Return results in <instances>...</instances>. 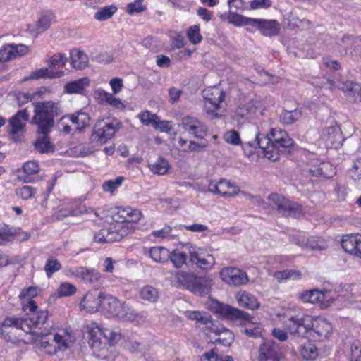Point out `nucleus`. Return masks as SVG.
I'll return each mask as SVG.
<instances>
[{
	"mask_svg": "<svg viewBox=\"0 0 361 361\" xmlns=\"http://www.w3.org/2000/svg\"><path fill=\"white\" fill-rule=\"evenodd\" d=\"M350 361H361V343L355 341L350 345Z\"/></svg>",
	"mask_w": 361,
	"mask_h": 361,
	"instance_id": "obj_64",
	"label": "nucleus"
},
{
	"mask_svg": "<svg viewBox=\"0 0 361 361\" xmlns=\"http://www.w3.org/2000/svg\"><path fill=\"white\" fill-rule=\"evenodd\" d=\"M301 274L299 271L296 270H283L278 271L274 274V277L279 281H283L287 279H298L300 277Z\"/></svg>",
	"mask_w": 361,
	"mask_h": 361,
	"instance_id": "obj_50",
	"label": "nucleus"
},
{
	"mask_svg": "<svg viewBox=\"0 0 361 361\" xmlns=\"http://www.w3.org/2000/svg\"><path fill=\"white\" fill-rule=\"evenodd\" d=\"M121 320L126 322H133L137 319V314L135 310L123 304V310L120 311L119 315L117 316Z\"/></svg>",
	"mask_w": 361,
	"mask_h": 361,
	"instance_id": "obj_60",
	"label": "nucleus"
},
{
	"mask_svg": "<svg viewBox=\"0 0 361 361\" xmlns=\"http://www.w3.org/2000/svg\"><path fill=\"white\" fill-rule=\"evenodd\" d=\"M261 149L263 150L264 157L272 161H276L279 160V153H283L286 152L282 151L281 147H276L271 144L269 145L267 148L264 147Z\"/></svg>",
	"mask_w": 361,
	"mask_h": 361,
	"instance_id": "obj_48",
	"label": "nucleus"
},
{
	"mask_svg": "<svg viewBox=\"0 0 361 361\" xmlns=\"http://www.w3.org/2000/svg\"><path fill=\"white\" fill-rule=\"evenodd\" d=\"M89 334V345L92 348L97 357L102 359H108L106 348L105 328L102 327L94 322H92L87 326Z\"/></svg>",
	"mask_w": 361,
	"mask_h": 361,
	"instance_id": "obj_7",
	"label": "nucleus"
},
{
	"mask_svg": "<svg viewBox=\"0 0 361 361\" xmlns=\"http://www.w3.org/2000/svg\"><path fill=\"white\" fill-rule=\"evenodd\" d=\"M117 11V8L114 5L106 6L99 9L94 14V18L97 20L103 21L109 19Z\"/></svg>",
	"mask_w": 361,
	"mask_h": 361,
	"instance_id": "obj_43",
	"label": "nucleus"
},
{
	"mask_svg": "<svg viewBox=\"0 0 361 361\" xmlns=\"http://www.w3.org/2000/svg\"><path fill=\"white\" fill-rule=\"evenodd\" d=\"M215 311L224 317L231 320H240L241 325L247 326L243 333L249 337L257 338L261 336L262 328L259 324L251 322V317L248 313L230 305L217 302Z\"/></svg>",
	"mask_w": 361,
	"mask_h": 361,
	"instance_id": "obj_5",
	"label": "nucleus"
},
{
	"mask_svg": "<svg viewBox=\"0 0 361 361\" xmlns=\"http://www.w3.org/2000/svg\"><path fill=\"white\" fill-rule=\"evenodd\" d=\"M228 19L230 23H232L236 26H240L243 25L251 26L250 20H252V18L244 17L243 16L233 13H230Z\"/></svg>",
	"mask_w": 361,
	"mask_h": 361,
	"instance_id": "obj_56",
	"label": "nucleus"
},
{
	"mask_svg": "<svg viewBox=\"0 0 361 361\" xmlns=\"http://www.w3.org/2000/svg\"><path fill=\"white\" fill-rule=\"evenodd\" d=\"M224 98L225 93L218 87L209 88L204 92V110L208 117L213 119L224 114Z\"/></svg>",
	"mask_w": 361,
	"mask_h": 361,
	"instance_id": "obj_6",
	"label": "nucleus"
},
{
	"mask_svg": "<svg viewBox=\"0 0 361 361\" xmlns=\"http://www.w3.org/2000/svg\"><path fill=\"white\" fill-rule=\"evenodd\" d=\"M343 250L354 256L361 257V235H345L341 240Z\"/></svg>",
	"mask_w": 361,
	"mask_h": 361,
	"instance_id": "obj_21",
	"label": "nucleus"
},
{
	"mask_svg": "<svg viewBox=\"0 0 361 361\" xmlns=\"http://www.w3.org/2000/svg\"><path fill=\"white\" fill-rule=\"evenodd\" d=\"M298 298L303 302L318 304L322 308L330 307L336 300L353 302L356 300L349 286L338 294L332 290H308L300 293Z\"/></svg>",
	"mask_w": 361,
	"mask_h": 361,
	"instance_id": "obj_3",
	"label": "nucleus"
},
{
	"mask_svg": "<svg viewBox=\"0 0 361 361\" xmlns=\"http://www.w3.org/2000/svg\"><path fill=\"white\" fill-rule=\"evenodd\" d=\"M149 255L153 261L164 263L169 259L170 252L164 247H153L149 250Z\"/></svg>",
	"mask_w": 361,
	"mask_h": 361,
	"instance_id": "obj_34",
	"label": "nucleus"
},
{
	"mask_svg": "<svg viewBox=\"0 0 361 361\" xmlns=\"http://www.w3.org/2000/svg\"><path fill=\"white\" fill-rule=\"evenodd\" d=\"M100 278L101 274L98 270L85 267L82 281L85 283L93 284L98 282Z\"/></svg>",
	"mask_w": 361,
	"mask_h": 361,
	"instance_id": "obj_46",
	"label": "nucleus"
},
{
	"mask_svg": "<svg viewBox=\"0 0 361 361\" xmlns=\"http://www.w3.org/2000/svg\"><path fill=\"white\" fill-rule=\"evenodd\" d=\"M140 298L150 302H157L159 294L157 290L151 286H145L140 291Z\"/></svg>",
	"mask_w": 361,
	"mask_h": 361,
	"instance_id": "obj_39",
	"label": "nucleus"
},
{
	"mask_svg": "<svg viewBox=\"0 0 361 361\" xmlns=\"http://www.w3.org/2000/svg\"><path fill=\"white\" fill-rule=\"evenodd\" d=\"M274 355V348L270 343H264L259 350V361H267Z\"/></svg>",
	"mask_w": 361,
	"mask_h": 361,
	"instance_id": "obj_53",
	"label": "nucleus"
},
{
	"mask_svg": "<svg viewBox=\"0 0 361 361\" xmlns=\"http://www.w3.org/2000/svg\"><path fill=\"white\" fill-rule=\"evenodd\" d=\"M55 21V16L52 13H49L42 16L38 23H37V29L40 32H44L47 30L51 25L52 23Z\"/></svg>",
	"mask_w": 361,
	"mask_h": 361,
	"instance_id": "obj_58",
	"label": "nucleus"
},
{
	"mask_svg": "<svg viewBox=\"0 0 361 361\" xmlns=\"http://www.w3.org/2000/svg\"><path fill=\"white\" fill-rule=\"evenodd\" d=\"M61 264L54 257H49L44 265V271L48 278L61 269Z\"/></svg>",
	"mask_w": 361,
	"mask_h": 361,
	"instance_id": "obj_42",
	"label": "nucleus"
},
{
	"mask_svg": "<svg viewBox=\"0 0 361 361\" xmlns=\"http://www.w3.org/2000/svg\"><path fill=\"white\" fill-rule=\"evenodd\" d=\"M29 118V114L26 109L18 111L9 119L8 132L10 134H17L22 131Z\"/></svg>",
	"mask_w": 361,
	"mask_h": 361,
	"instance_id": "obj_25",
	"label": "nucleus"
},
{
	"mask_svg": "<svg viewBox=\"0 0 361 361\" xmlns=\"http://www.w3.org/2000/svg\"><path fill=\"white\" fill-rule=\"evenodd\" d=\"M148 166L152 173L159 176L166 175L170 169L169 161L161 157H159L154 162L149 164Z\"/></svg>",
	"mask_w": 361,
	"mask_h": 361,
	"instance_id": "obj_33",
	"label": "nucleus"
},
{
	"mask_svg": "<svg viewBox=\"0 0 361 361\" xmlns=\"http://www.w3.org/2000/svg\"><path fill=\"white\" fill-rule=\"evenodd\" d=\"M37 188L30 186V185H23L21 187H18L16 190V195L24 200H27L29 199H31L35 196V195L37 193Z\"/></svg>",
	"mask_w": 361,
	"mask_h": 361,
	"instance_id": "obj_47",
	"label": "nucleus"
},
{
	"mask_svg": "<svg viewBox=\"0 0 361 361\" xmlns=\"http://www.w3.org/2000/svg\"><path fill=\"white\" fill-rule=\"evenodd\" d=\"M301 116L302 113L299 109L283 110L280 114V121L285 125H290L297 121Z\"/></svg>",
	"mask_w": 361,
	"mask_h": 361,
	"instance_id": "obj_37",
	"label": "nucleus"
},
{
	"mask_svg": "<svg viewBox=\"0 0 361 361\" xmlns=\"http://www.w3.org/2000/svg\"><path fill=\"white\" fill-rule=\"evenodd\" d=\"M349 176L355 182L361 180V158L357 159L353 166V168L348 171Z\"/></svg>",
	"mask_w": 361,
	"mask_h": 361,
	"instance_id": "obj_61",
	"label": "nucleus"
},
{
	"mask_svg": "<svg viewBox=\"0 0 361 361\" xmlns=\"http://www.w3.org/2000/svg\"><path fill=\"white\" fill-rule=\"evenodd\" d=\"M269 144L281 147L282 151H286L293 145V140L285 130L275 128H271L267 135L256 131L255 140L242 145L245 154L250 156L257 147L267 148Z\"/></svg>",
	"mask_w": 361,
	"mask_h": 361,
	"instance_id": "obj_2",
	"label": "nucleus"
},
{
	"mask_svg": "<svg viewBox=\"0 0 361 361\" xmlns=\"http://www.w3.org/2000/svg\"><path fill=\"white\" fill-rule=\"evenodd\" d=\"M106 228L109 243L121 240L126 233V229L123 226H114Z\"/></svg>",
	"mask_w": 361,
	"mask_h": 361,
	"instance_id": "obj_45",
	"label": "nucleus"
},
{
	"mask_svg": "<svg viewBox=\"0 0 361 361\" xmlns=\"http://www.w3.org/2000/svg\"><path fill=\"white\" fill-rule=\"evenodd\" d=\"M186 259V253L178 249H176L170 252L169 259L176 268H180L185 263Z\"/></svg>",
	"mask_w": 361,
	"mask_h": 361,
	"instance_id": "obj_44",
	"label": "nucleus"
},
{
	"mask_svg": "<svg viewBox=\"0 0 361 361\" xmlns=\"http://www.w3.org/2000/svg\"><path fill=\"white\" fill-rule=\"evenodd\" d=\"M121 126L120 121L116 118L99 121L94 128L91 139L99 145H103L113 137Z\"/></svg>",
	"mask_w": 361,
	"mask_h": 361,
	"instance_id": "obj_9",
	"label": "nucleus"
},
{
	"mask_svg": "<svg viewBox=\"0 0 361 361\" xmlns=\"http://www.w3.org/2000/svg\"><path fill=\"white\" fill-rule=\"evenodd\" d=\"M70 119L74 123L78 130H82L89 126L90 116L87 113L78 112L77 114H72Z\"/></svg>",
	"mask_w": 361,
	"mask_h": 361,
	"instance_id": "obj_38",
	"label": "nucleus"
},
{
	"mask_svg": "<svg viewBox=\"0 0 361 361\" xmlns=\"http://www.w3.org/2000/svg\"><path fill=\"white\" fill-rule=\"evenodd\" d=\"M71 63L72 66L78 70L85 68L88 64L87 54L79 49H73L70 51Z\"/></svg>",
	"mask_w": 361,
	"mask_h": 361,
	"instance_id": "obj_31",
	"label": "nucleus"
},
{
	"mask_svg": "<svg viewBox=\"0 0 361 361\" xmlns=\"http://www.w3.org/2000/svg\"><path fill=\"white\" fill-rule=\"evenodd\" d=\"M104 293L97 294V291H90L82 298L80 304L81 310L88 313H94L102 309L103 297Z\"/></svg>",
	"mask_w": 361,
	"mask_h": 361,
	"instance_id": "obj_15",
	"label": "nucleus"
},
{
	"mask_svg": "<svg viewBox=\"0 0 361 361\" xmlns=\"http://www.w3.org/2000/svg\"><path fill=\"white\" fill-rule=\"evenodd\" d=\"M329 83L330 85V89H334L336 87L345 92L352 93L353 95H355V93H357L359 88L360 87L357 85H354L353 82L349 81H346L345 82H339L336 83L331 82V81L329 80Z\"/></svg>",
	"mask_w": 361,
	"mask_h": 361,
	"instance_id": "obj_41",
	"label": "nucleus"
},
{
	"mask_svg": "<svg viewBox=\"0 0 361 361\" xmlns=\"http://www.w3.org/2000/svg\"><path fill=\"white\" fill-rule=\"evenodd\" d=\"M270 207L276 209L282 215H296L301 212V207L283 196L273 193L268 197Z\"/></svg>",
	"mask_w": 361,
	"mask_h": 361,
	"instance_id": "obj_11",
	"label": "nucleus"
},
{
	"mask_svg": "<svg viewBox=\"0 0 361 361\" xmlns=\"http://www.w3.org/2000/svg\"><path fill=\"white\" fill-rule=\"evenodd\" d=\"M321 137L329 147H337L343 140L340 128L336 124L323 129Z\"/></svg>",
	"mask_w": 361,
	"mask_h": 361,
	"instance_id": "obj_20",
	"label": "nucleus"
},
{
	"mask_svg": "<svg viewBox=\"0 0 361 361\" xmlns=\"http://www.w3.org/2000/svg\"><path fill=\"white\" fill-rule=\"evenodd\" d=\"M51 94L49 89L45 87H41L36 91L31 92H19L17 94V99L23 104L34 100L42 99L47 98Z\"/></svg>",
	"mask_w": 361,
	"mask_h": 361,
	"instance_id": "obj_26",
	"label": "nucleus"
},
{
	"mask_svg": "<svg viewBox=\"0 0 361 361\" xmlns=\"http://www.w3.org/2000/svg\"><path fill=\"white\" fill-rule=\"evenodd\" d=\"M260 106V102L257 99H252L245 105L239 108L238 114L242 117H247L249 115L255 114Z\"/></svg>",
	"mask_w": 361,
	"mask_h": 361,
	"instance_id": "obj_40",
	"label": "nucleus"
},
{
	"mask_svg": "<svg viewBox=\"0 0 361 361\" xmlns=\"http://www.w3.org/2000/svg\"><path fill=\"white\" fill-rule=\"evenodd\" d=\"M83 211L80 207H78L75 203L71 204L66 208H62L59 211V216L66 217L69 216H78L82 214Z\"/></svg>",
	"mask_w": 361,
	"mask_h": 361,
	"instance_id": "obj_54",
	"label": "nucleus"
},
{
	"mask_svg": "<svg viewBox=\"0 0 361 361\" xmlns=\"http://www.w3.org/2000/svg\"><path fill=\"white\" fill-rule=\"evenodd\" d=\"M235 298L238 305L242 307L251 310H255L259 307V302L256 297L247 292L240 291L237 293Z\"/></svg>",
	"mask_w": 361,
	"mask_h": 361,
	"instance_id": "obj_27",
	"label": "nucleus"
},
{
	"mask_svg": "<svg viewBox=\"0 0 361 361\" xmlns=\"http://www.w3.org/2000/svg\"><path fill=\"white\" fill-rule=\"evenodd\" d=\"M85 268V267H66L64 269V274L66 276L75 277L80 279L82 281Z\"/></svg>",
	"mask_w": 361,
	"mask_h": 361,
	"instance_id": "obj_62",
	"label": "nucleus"
},
{
	"mask_svg": "<svg viewBox=\"0 0 361 361\" xmlns=\"http://www.w3.org/2000/svg\"><path fill=\"white\" fill-rule=\"evenodd\" d=\"M33 106L32 123L37 125L39 133L47 134L54 126V117L62 114L59 103L53 101L35 102Z\"/></svg>",
	"mask_w": 361,
	"mask_h": 361,
	"instance_id": "obj_4",
	"label": "nucleus"
},
{
	"mask_svg": "<svg viewBox=\"0 0 361 361\" xmlns=\"http://www.w3.org/2000/svg\"><path fill=\"white\" fill-rule=\"evenodd\" d=\"M29 313L25 318H22V323L25 328V333L27 334H32L33 336V340L37 341L41 338L42 334L37 331V329H41L42 326L45 324L48 313L44 310H27Z\"/></svg>",
	"mask_w": 361,
	"mask_h": 361,
	"instance_id": "obj_10",
	"label": "nucleus"
},
{
	"mask_svg": "<svg viewBox=\"0 0 361 361\" xmlns=\"http://www.w3.org/2000/svg\"><path fill=\"white\" fill-rule=\"evenodd\" d=\"M64 75L63 71H54L49 68H40L31 73L29 79L39 80L40 78H59Z\"/></svg>",
	"mask_w": 361,
	"mask_h": 361,
	"instance_id": "obj_32",
	"label": "nucleus"
},
{
	"mask_svg": "<svg viewBox=\"0 0 361 361\" xmlns=\"http://www.w3.org/2000/svg\"><path fill=\"white\" fill-rule=\"evenodd\" d=\"M176 278L180 286L191 288L192 290H195L199 285V280L190 272L179 271L176 274Z\"/></svg>",
	"mask_w": 361,
	"mask_h": 361,
	"instance_id": "obj_28",
	"label": "nucleus"
},
{
	"mask_svg": "<svg viewBox=\"0 0 361 361\" xmlns=\"http://www.w3.org/2000/svg\"><path fill=\"white\" fill-rule=\"evenodd\" d=\"M213 333L217 338L214 341V343H219L224 346H229L234 341V335L231 331L222 325L213 323L206 332V335Z\"/></svg>",
	"mask_w": 361,
	"mask_h": 361,
	"instance_id": "obj_18",
	"label": "nucleus"
},
{
	"mask_svg": "<svg viewBox=\"0 0 361 361\" xmlns=\"http://www.w3.org/2000/svg\"><path fill=\"white\" fill-rule=\"evenodd\" d=\"M21 317H6L0 324V336L6 342L17 343L25 332Z\"/></svg>",
	"mask_w": 361,
	"mask_h": 361,
	"instance_id": "obj_8",
	"label": "nucleus"
},
{
	"mask_svg": "<svg viewBox=\"0 0 361 361\" xmlns=\"http://www.w3.org/2000/svg\"><path fill=\"white\" fill-rule=\"evenodd\" d=\"M137 118H138L141 123L145 126H153L158 116L156 114H152L151 111L146 110L139 114L137 116Z\"/></svg>",
	"mask_w": 361,
	"mask_h": 361,
	"instance_id": "obj_57",
	"label": "nucleus"
},
{
	"mask_svg": "<svg viewBox=\"0 0 361 361\" xmlns=\"http://www.w3.org/2000/svg\"><path fill=\"white\" fill-rule=\"evenodd\" d=\"M52 342L54 343V347H56V351H63L70 345L71 342V336L65 332L63 334H55Z\"/></svg>",
	"mask_w": 361,
	"mask_h": 361,
	"instance_id": "obj_36",
	"label": "nucleus"
},
{
	"mask_svg": "<svg viewBox=\"0 0 361 361\" xmlns=\"http://www.w3.org/2000/svg\"><path fill=\"white\" fill-rule=\"evenodd\" d=\"M41 292V288L36 286H30L21 290L19 298L23 303V310L25 312L27 310H35L37 305L32 298L37 297Z\"/></svg>",
	"mask_w": 361,
	"mask_h": 361,
	"instance_id": "obj_22",
	"label": "nucleus"
},
{
	"mask_svg": "<svg viewBox=\"0 0 361 361\" xmlns=\"http://www.w3.org/2000/svg\"><path fill=\"white\" fill-rule=\"evenodd\" d=\"M23 170L27 175H34L39 172L40 167L37 161L31 160L23 165Z\"/></svg>",
	"mask_w": 361,
	"mask_h": 361,
	"instance_id": "obj_63",
	"label": "nucleus"
},
{
	"mask_svg": "<svg viewBox=\"0 0 361 361\" xmlns=\"http://www.w3.org/2000/svg\"><path fill=\"white\" fill-rule=\"evenodd\" d=\"M184 314L188 319L191 320H196L200 326L201 324L204 325V331H208L210 327V324L214 323L211 316L205 312L186 311Z\"/></svg>",
	"mask_w": 361,
	"mask_h": 361,
	"instance_id": "obj_29",
	"label": "nucleus"
},
{
	"mask_svg": "<svg viewBox=\"0 0 361 361\" xmlns=\"http://www.w3.org/2000/svg\"><path fill=\"white\" fill-rule=\"evenodd\" d=\"M221 279L228 284L240 286L247 282L245 272L235 267H226L221 270Z\"/></svg>",
	"mask_w": 361,
	"mask_h": 361,
	"instance_id": "obj_17",
	"label": "nucleus"
},
{
	"mask_svg": "<svg viewBox=\"0 0 361 361\" xmlns=\"http://www.w3.org/2000/svg\"><path fill=\"white\" fill-rule=\"evenodd\" d=\"M43 135L36 140L35 144V149L41 153L48 152L54 149L49 137L46 135L47 134Z\"/></svg>",
	"mask_w": 361,
	"mask_h": 361,
	"instance_id": "obj_49",
	"label": "nucleus"
},
{
	"mask_svg": "<svg viewBox=\"0 0 361 361\" xmlns=\"http://www.w3.org/2000/svg\"><path fill=\"white\" fill-rule=\"evenodd\" d=\"M123 180V177L118 176L114 180L106 181L102 185V189L105 192H113L122 185Z\"/></svg>",
	"mask_w": 361,
	"mask_h": 361,
	"instance_id": "obj_59",
	"label": "nucleus"
},
{
	"mask_svg": "<svg viewBox=\"0 0 361 361\" xmlns=\"http://www.w3.org/2000/svg\"><path fill=\"white\" fill-rule=\"evenodd\" d=\"M68 61L67 56L65 54L57 53L51 56L47 60L49 68L54 66H63Z\"/></svg>",
	"mask_w": 361,
	"mask_h": 361,
	"instance_id": "obj_55",
	"label": "nucleus"
},
{
	"mask_svg": "<svg viewBox=\"0 0 361 361\" xmlns=\"http://www.w3.org/2000/svg\"><path fill=\"white\" fill-rule=\"evenodd\" d=\"M77 288L75 285L64 282L59 285L57 288L58 297H68L74 295L76 293Z\"/></svg>",
	"mask_w": 361,
	"mask_h": 361,
	"instance_id": "obj_51",
	"label": "nucleus"
},
{
	"mask_svg": "<svg viewBox=\"0 0 361 361\" xmlns=\"http://www.w3.org/2000/svg\"><path fill=\"white\" fill-rule=\"evenodd\" d=\"M208 190L214 194H219L224 197L237 195L240 192L239 187L229 180L222 179L218 182L211 181L208 185Z\"/></svg>",
	"mask_w": 361,
	"mask_h": 361,
	"instance_id": "obj_14",
	"label": "nucleus"
},
{
	"mask_svg": "<svg viewBox=\"0 0 361 361\" xmlns=\"http://www.w3.org/2000/svg\"><path fill=\"white\" fill-rule=\"evenodd\" d=\"M185 247L188 250L190 261L192 264L202 270H210L214 266L216 261L214 257L204 253L200 248L188 244Z\"/></svg>",
	"mask_w": 361,
	"mask_h": 361,
	"instance_id": "obj_12",
	"label": "nucleus"
},
{
	"mask_svg": "<svg viewBox=\"0 0 361 361\" xmlns=\"http://www.w3.org/2000/svg\"><path fill=\"white\" fill-rule=\"evenodd\" d=\"M183 128L197 139H204L207 133V126L196 118L186 116L182 118Z\"/></svg>",
	"mask_w": 361,
	"mask_h": 361,
	"instance_id": "obj_13",
	"label": "nucleus"
},
{
	"mask_svg": "<svg viewBox=\"0 0 361 361\" xmlns=\"http://www.w3.org/2000/svg\"><path fill=\"white\" fill-rule=\"evenodd\" d=\"M187 36L190 42L194 44H199L202 40L200 28L197 25H192L188 28Z\"/></svg>",
	"mask_w": 361,
	"mask_h": 361,
	"instance_id": "obj_52",
	"label": "nucleus"
},
{
	"mask_svg": "<svg viewBox=\"0 0 361 361\" xmlns=\"http://www.w3.org/2000/svg\"><path fill=\"white\" fill-rule=\"evenodd\" d=\"M278 317L284 329L294 336L307 338L310 336L315 338V334L318 339L323 340L328 338L332 330L331 324L326 319L317 318L314 320L311 315L297 306L278 314Z\"/></svg>",
	"mask_w": 361,
	"mask_h": 361,
	"instance_id": "obj_1",
	"label": "nucleus"
},
{
	"mask_svg": "<svg viewBox=\"0 0 361 361\" xmlns=\"http://www.w3.org/2000/svg\"><path fill=\"white\" fill-rule=\"evenodd\" d=\"M102 297V310L110 317H117L119 315L120 311L123 310V303L116 298L105 293Z\"/></svg>",
	"mask_w": 361,
	"mask_h": 361,
	"instance_id": "obj_23",
	"label": "nucleus"
},
{
	"mask_svg": "<svg viewBox=\"0 0 361 361\" xmlns=\"http://www.w3.org/2000/svg\"><path fill=\"white\" fill-rule=\"evenodd\" d=\"M309 171L313 176L331 178L335 173V168L329 161H322L317 159H312L309 164Z\"/></svg>",
	"mask_w": 361,
	"mask_h": 361,
	"instance_id": "obj_19",
	"label": "nucleus"
},
{
	"mask_svg": "<svg viewBox=\"0 0 361 361\" xmlns=\"http://www.w3.org/2000/svg\"><path fill=\"white\" fill-rule=\"evenodd\" d=\"M116 221L122 222H137L142 216L140 210L130 207H118L116 208Z\"/></svg>",
	"mask_w": 361,
	"mask_h": 361,
	"instance_id": "obj_24",
	"label": "nucleus"
},
{
	"mask_svg": "<svg viewBox=\"0 0 361 361\" xmlns=\"http://www.w3.org/2000/svg\"><path fill=\"white\" fill-rule=\"evenodd\" d=\"M300 353L306 360H314L318 355L317 347L310 341L305 343L300 347Z\"/></svg>",
	"mask_w": 361,
	"mask_h": 361,
	"instance_id": "obj_35",
	"label": "nucleus"
},
{
	"mask_svg": "<svg viewBox=\"0 0 361 361\" xmlns=\"http://www.w3.org/2000/svg\"><path fill=\"white\" fill-rule=\"evenodd\" d=\"M251 27L257 28L267 37L277 35L280 31V25L276 20H266L262 18H252Z\"/></svg>",
	"mask_w": 361,
	"mask_h": 361,
	"instance_id": "obj_16",
	"label": "nucleus"
},
{
	"mask_svg": "<svg viewBox=\"0 0 361 361\" xmlns=\"http://www.w3.org/2000/svg\"><path fill=\"white\" fill-rule=\"evenodd\" d=\"M90 85V80L85 77L66 83L64 91L68 94H81Z\"/></svg>",
	"mask_w": 361,
	"mask_h": 361,
	"instance_id": "obj_30",
	"label": "nucleus"
}]
</instances>
